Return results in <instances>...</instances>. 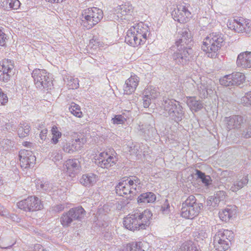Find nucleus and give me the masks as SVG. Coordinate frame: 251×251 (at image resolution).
<instances>
[{
    "instance_id": "1",
    "label": "nucleus",
    "mask_w": 251,
    "mask_h": 251,
    "mask_svg": "<svg viewBox=\"0 0 251 251\" xmlns=\"http://www.w3.org/2000/svg\"><path fill=\"white\" fill-rule=\"evenodd\" d=\"M151 216L152 213L150 210H145L142 212L136 210L124 218L123 224L126 228L131 231L146 229L150 225Z\"/></svg>"
},
{
    "instance_id": "2",
    "label": "nucleus",
    "mask_w": 251,
    "mask_h": 251,
    "mask_svg": "<svg viewBox=\"0 0 251 251\" xmlns=\"http://www.w3.org/2000/svg\"><path fill=\"white\" fill-rule=\"evenodd\" d=\"M150 34L149 27L140 22L127 30L125 42L131 46H137L143 44Z\"/></svg>"
},
{
    "instance_id": "3",
    "label": "nucleus",
    "mask_w": 251,
    "mask_h": 251,
    "mask_svg": "<svg viewBox=\"0 0 251 251\" xmlns=\"http://www.w3.org/2000/svg\"><path fill=\"white\" fill-rule=\"evenodd\" d=\"M224 36L218 32L209 34L203 40L201 49L208 57L215 58L224 45Z\"/></svg>"
},
{
    "instance_id": "4",
    "label": "nucleus",
    "mask_w": 251,
    "mask_h": 251,
    "mask_svg": "<svg viewBox=\"0 0 251 251\" xmlns=\"http://www.w3.org/2000/svg\"><path fill=\"white\" fill-rule=\"evenodd\" d=\"M102 10L97 7H91L83 11L81 16V25L87 29L92 28L102 19Z\"/></svg>"
},
{
    "instance_id": "5",
    "label": "nucleus",
    "mask_w": 251,
    "mask_h": 251,
    "mask_svg": "<svg viewBox=\"0 0 251 251\" xmlns=\"http://www.w3.org/2000/svg\"><path fill=\"white\" fill-rule=\"evenodd\" d=\"M202 208V203L197 201L194 195H190L182 204L181 215L186 219H193L199 215Z\"/></svg>"
},
{
    "instance_id": "6",
    "label": "nucleus",
    "mask_w": 251,
    "mask_h": 251,
    "mask_svg": "<svg viewBox=\"0 0 251 251\" xmlns=\"http://www.w3.org/2000/svg\"><path fill=\"white\" fill-rule=\"evenodd\" d=\"M191 81L194 82L196 85L198 94L201 98L205 99L213 93V82L212 80L204 77L203 78L199 77L197 81L192 79L191 80L187 82L186 85L189 86L191 84L192 87H193L194 85L193 83H191Z\"/></svg>"
},
{
    "instance_id": "7",
    "label": "nucleus",
    "mask_w": 251,
    "mask_h": 251,
    "mask_svg": "<svg viewBox=\"0 0 251 251\" xmlns=\"http://www.w3.org/2000/svg\"><path fill=\"white\" fill-rule=\"evenodd\" d=\"M36 87L39 89H50L52 86L51 79L49 74L45 70L34 69L32 73Z\"/></svg>"
},
{
    "instance_id": "8",
    "label": "nucleus",
    "mask_w": 251,
    "mask_h": 251,
    "mask_svg": "<svg viewBox=\"0 0 251 251\" xmlns=\"http://www.w3.org/2000/svg\"><path fill=\"white\" fill-rule=\"evenodd\" d=\"M17 206L25 211H35L43 208L41 201L36 196H29L17 203Z\"/></svg>"
},
{
    "instance_id": "9",
    "label": "nucleus",
    "mask_w": 251,
    "mask_h": 251,
    "mask_svg": "<svg viewBox=\"0 0 251 251\" xmlns=\"http://www.w3.org/2000/svg\"><path fill=\"white\" fill-rule=\"evenodd\" d=\"M193 43L192 36L190 29L184 27L178 32L176 40L174 46L191 50V45Z\"/></svg>"
},
{
    "instance_id": "10",
    "label": "nucleus",
    "mask_w": 251,
    "mask_h": 251,
    "mask_svg": "<svg viewBox=\"0 0 251 251\" xmlns=\"http://www.w3.org/2000/svg\"><path fill=\"white\" fill-rule=\"evenodd\" d=\"M171 50L174 52L172 55L173 61L176 64L184 66L188 63L191 50L173 46Z\"/></svg>"
},
{
    "instance_id": "11",
    "label": "nucleus",
    "mask_w": 251,
    "mask_h": 251,
    "mask_svg": "<svg viewBox=\"0 0 251 251\" xmlns=\"http://www.w3.org/2000/svg\"><path fill=\"white\" fill-rule=\"evenodd\" d=\"M245 80V75L240 72L226 75L219 80L221 85L226 87L239 86L243 84Z\"/></svg>"
},
{
    "instance_id": "12",
    "label": "nucleus",
    "mask_w": 251,
    "mask_h": 251,
    "mask_svg": "<svg viewBox=\"0 0 251 251\" xmlns=\"http://www.w3.org/2000/svg\"><path fill=\"white\" fill-rule=\"evenodd\" d=\"M228 27L237 32H245L247 34L251 32V21L243 18H237L228 22Z\"/></svg>"
},
{
    "instance_id": "13",
    "label": "nucleus",
    "mask_w": 251,
    "mask_h": 251,
    "mask_svg": "<svg viewBox=\"0 0 251 251\" xmlns=\"http://www.w3.org/2000/svg\"><path fill=\"white\" fill-rule=\"evenodd\" d=\"M14 63L10 59H4L0 63V80L8 82L14 72Z\"/></svg>"
},
{
    "instance_id": "14",
    "label": "nucleus",
    "mask_w": 251,
    "mask_h": 251,
    "mask_svg": "<svg viewBox=\"0 0 251 251\" xmlns=\"http://www.w3.org/2000/svg\"><path fill=\"white\" fill-rule=\"evenodd\" d=\"M191 12L184 3L178 4L176 8L172 12V16L174 20L180 23H186L191 18Z\"/></svg>"
},
{
    "instance_id": "15",
    "label": "nucleus",
    "mask_w": 251,
    "mask_h": 251,
    "mask_svg": "<svg viewBox=\"0 0 251 251\" xmlns=\"http://www.w3.org/2000/svg\"><path fill=\"white\" fill-rule=\"evenodd\" d=\"M86 142V140L85 138L80 137L71 141L63 142L62 143L61 148L64 152L73 154L80 150Z\"/></svg>"
},
{
    "instance_id": "16",
    "label": "nucleus",
    "mask_w": 251,
    "mask_h": 251,
    "mask_svg": "<svg viewBox=\"0 0 251 251\" xmlns=\"http://www.w3.org/2000/svg\"><path fill=\"white\" fill-rule=\"evenodd\" d=\"M117 161L115 156L109 155L107 152H102L99 154L96 163L102 168L108 169L115 165Z\"/></svg>"
},
{
    "instance_id": "17",
    "label": "nucleus",
    "mask_w": 251,
    "mask_h": 251,
    "mask_svg": "<svg viewBox=\"0 0 251 251\" xmlns=\"http://www.w3.org/2000/svg\"><path fill=\"white\" fill-rule=\"evenodd\" d=\"M19 157L21 166L27 168L32 167L36 161L35 156L31 151L23 150L19 152Z\"/></svg>"
},
{
    "instance_id": "18",
    "label": "nucleus",
    "mask_w": 251,
    "mask_h": 251,
    "mask_svg": "<svg viewBox=\"0 0 251 251\" xmlns=\"http://www.w3.org/2000/svg\"><path fill=\"white\" fill-rule=\"evenodd\" d=\"M159 95L156 88L153 86H149L143 92V104L145 108L149 107L151 101Z\"/></svg>"
},
{
    "instance_id": "19",
    "label": "nucleus",
    "mask_w": 251,
    "mask_h": 251,
    "mask_svg": "<svg viewBox=\"0 0 251 251\" xmlns=\"http://www.w3.org/2000/svg\"><path fill=\"white\" fill-rule=\"evenodd\" d=\"M115 191L119 196L130 199H132L133 198L131 193V188L127 182L126 177L121 179L115 186Z\"/></svg>"
},
{
    "instance_id": "20",
    "label": "nucleus",
    "mask_w": 251,
    "mask_h": 251,
    "mask_svg": "<svg viewBox=\"0 0 251 251\" xmlns=\"http://www.w3.org/2000/svg\"><path fill=\"white\" fill-rule=\"evenodd\" d=\"M224 121L228 130L232 129L239 128L244 124L243 117L239 115H233L225 118Z\"/></svg>"
},
{
    "instance_id": "21",
    "label": "nucleus",
    "mask_w": 251,
    "mask_h": 251,
    "mask_svg": "<svg viewBox=\"0 0 251 251\" xmlns=\"http://www.w3.org/2000/svg\"><path fill=\"white\" fill-rule=\"evenodd\" d=\"M139 82V77L135 75H131L127 79L124 86V93L127 95L131 94L135 91Z\"/></svg>"
},
{
    "instance_id": "22",
    "label": "nucleus",
    "mask_w": 251,
    "mask_h": 251,
    "mask_svg": "<svg viewBox=\"0 0 251 251\" xmlns=\"http://www.w3.org/2000/svg\"><path fill=\"white\" fill-rule=\"evenodd\" d=\"M126 178L131 188V195L132 197H133L137 195L142 188V185L141 180L136 176L126 177Z\"/></svg>"
},
{
    "instance_id": "23",
    "label": "nucleus",
    "mask_w": 251,
    "mask_h": 251,
    "mask_svg": "<svg viewBox=\"0 0 251 251\" xmlns=\"http://www.w3.org/2000/svg\"><path fill=\"white\" fill-rule=\"evenodd\" d=\"M237 65L242 68L251 67V52L245 51L240 53L237 59Z\"/></svg>"
},
{
    "instance_id": "24",
    "label": "nucleus",
    "mask_w": 251,
    "mask_h": 251,
    "mask_svg": "<svg viewBox=\"0 0 251 251\" xmlns=\"http://www.w3.org/2000/svg\"><path fill=\"white\" fill-rule=\"evenodd\" d=\"M248 182L249 178L248 175L239 176L237 177L236 180L233 181L230 190L232 192H236L247 185Z\"/></svg>"
},
{
    "instance_id": "25",
    "label": "nucleus",
    "mask_w": 251,
    "mask_h": 251,
    "mask_svg": "<svg viewBox=\"0 0 251 251\" xmlns=\"http://www.w3.org/2000/svg\"><path fill=\"white\" fill-rule=\"evenodd\" d=\"M132 11V6L128 3L118 5L114 9V14L121 19L124 16L131 15Z\"/></svg>"
},
{
    "instance_id": "26",
    "label": "nucleus",
    "mask_w": 251,
    "mask_h": 251,
    "mask_svg": "<svg viewBox=\"0 0 251 251\" xmlns=\"http://www.w3.org/2000/svg\"><path fill=\"white\" fill-rule=\"evenodd\" d=\"M179 102L174 99H165L162 101L161 108L164 111L163 114L165 116H168L170 112L173 111L174 108L176 106V104Z\"/></svg>"
},
{
    "instance_id": "27",
    "label": "nucleus",
    "mask_w": 251,
    "mask_h": 251,
    "mask_svg": "<svg viewBox=\"0 0 251 251\" xmlns=\"http://www.w3.org/2000/svg\"><path fill=\"white\" fill-rule=\"evenodd\" d=\"M233 237V233L232 231L226 229H221L216 233L214 237V241L219 242L229 240V242H230Z\"/></svg>"
},
{
    "instance_id": "28",
    "label": "nucleus",
    "mask_w": 251,
    "mask_h": 251,
    "mask_svg": "<svg viewBox=\"0 0 251 251\" xmlns=\"http://www.w3.org/2000/svg\"><path fill=\"white\" fill-rule=\"evenodd\" d=\"M184 115V111L182 106L179 103L172 111L168 116L178 123L182 120Z\"/></svg>"
},
{
    "instance_id": "29",
    "label": "nucleus",
    "mask_w": 251,
    "mask_h": 251,
    "mask_svg": "<svg viewBox=\"0 0 251 251\" xmlns=\"http://www.w3.org/2000/svg\"><path fill=\"white\" fill-rule=\"evenodd\" d=\"M98 180L97 175L89 173L83 175L80 179V182L83 185L86 187H90L96 183Z\"/></svg>"
},
{
    "instance_id": "30",
    "label": "nucleus",
    "mask_w": 251,
    "mask_h": 251,
    "mask_svg": "<svg viewBox=\"0 0 251 251\" xmlns=\"http://www.w3.org/2000/svg\"><path fill=\"white\" fill-rule=\"evenodd\" d=\"M187 103L189 107L192 110L195 112L198 111L203 107V103L200 100H198L196 97H187Z\"/></svg>"
},
{
    "instance_id": "31",
    "label": "nucleus",
    "mask_w": 251,
    "mask_h": 251,
    "mask_svg": "<svg viewBox=\"0 0 251 251\" xmlns=\"http://www.w3.org/2000/svg\"><path fill=\"white\" fill-rule=\"evenodd\" d=\"M236 214V210L232 208L231 206H227L222 211L219 212L220 218L225 222H227L229 219Z\"/></svg>"
},
{
    "instance_id": "32",
    "label": "nucleus",
    "mask_w": 251,
    "mask_h": 251,
    "mask_svg": "<svg viewBox=\"0 0 251 251\" xmlns=\"http://www.w3.org/2000/svg\"><path fill=\"white\" fill-rule=\"evenodd\" d=\"M155 195L152 192H147L141 194L138 198V202L139 203L147 204L152 203L156 200Z\"/></svg>"
},
{
    "instance_id": "33",
    "label": "nucleus",
    "mask_w": 251,
    "mask_h": 251,
    "mask_svg": "<svg viewBox=\"0 0 251 251\" xmlns=\"http://www.w3.org/2000/svg\"><path fill=\"white\" fill-rule=\"evenodd\" d=\"M139 134L145 138L150 137L154 131V128L150 125H139L138 126Z\"/></svg>"
},
{
    "instance_id": "34",
    "label": "nucleus",
    "mask_w": 251,
    "mask_h": 251,
    "mask_svg": "<svg viewBox=\"0 0 251 251\" xmlns=\"http://www.w3.org/2000/svg\"><path fill=\"white\" fill-rule=\"evenodd\" d=\"M75 220L73 213L70 209L68 212H64L60 217V223L64 227H68Z\"/></svg>"
},
{
    "instance_id": "35",
    "label": "nucleus",
    "mask_w": 251,
    "mask_h": 251,
    "mask_svg": "<svg viewBox=\"0 0 251 251\" xmlns=\"http://www.w3.org/2000/svg\"><path fill=\"white\" fill-rule=\"evenodd\" d=\"M75 220L81 221L86 216V211L81 206H77L70 209Z\"/></svg>"
},
{
    "instance_id": "36",
    "label": "nucleus",
    "mask_w": 251,
    "mask_h": 251,
    "mask_svg": "<svg viewBox=\"0 0 251 251\" xmlns=\"http://www.w3.org/2000/svg\"><path fill=\"white\" fill-rule=\"evenodd\" d=\"M65 165L67 172L72 174L75 173L80 168V163L76 159H69L66 161Z\"/></svg>"
},
{
    "instance_id": "37",
    "label": "nucleus",
    "mask_w": 251,
    "mask_h": 251,
    "mask_svg": "<svg viewBox=\"0 0 251 251\" xmlns=\"http://www.w3.org/2000/svg\"><path fill=\"white\" fill-rule=\"evenodd\" d=\"M63 79L69 89H75L78 88L79 83L78 78L67 75L64 77Z\"/></svg>"
},
{
    "instance_id": "38",
    "label": "nucleus",
    "mask_w": 251,
    "mask_h": 251,
    "mask_svg": "<svg viewBox=\"0 0 251 251\" xmlns=\"http://www.w3.org/2000/svg\"><path fill=\"white\" fill-rule=\"evenodd\" d=\"M30 126L27 123L21 124L18 129V134L19 137L24 138L29 134Z\"/></svg>"
},
{
    "instance_id": "39",
    "label": "nucleus",
    "mask_w": 251,
    "mask_h": 251,
    "mask_svg": "<svg viewBox=\"0 0 251 251\" xmlns=\"http://www.w3.org/2000/svg\"><path fill=\"white\" fill-rule=\"evenodd\" d=\"M36 186L38 190L44 191H48L52 188L51 184L44 180H37L36 182Z\"/></svg>"
},
{
    "instance_id": "40",
    "label": "nucleus",
    "mask_w": 251,
    "mask_h": 251,
    "mask_svg": "<svg viewBox=\"0 0 251 251\" xmlns=\"http://www.w3.org/2000/svg\"><path fill=\"white\" fill-rule=\"evenodd\" d=\"M103 209H100L96 214L95 222L96 224L100 226H104L106 225V222L104 220L106 219V215L105 214H101Z\"/></svg>"
},
{
    "instance_id": "41",
    "label": "nucleus",
    "mask_w": 251,
    "mask_h": 251,
    "mask_svg": "<svg viewBox=\"0 0 251 251\" xmlns=\"http://www.w3.org/2000/svg\"><path fill=\"white\" fill-rule=\"evenodd\" d=\"M179 251H198V248L191 241H188L181 245Z\"/></svg>"
},
{
    "instance_id": "42",
    "label": "nucleus",
    "mask_w": 251,
    "mask_h": 251,
    "mask_svg": "<svg viewBox=\"0 0 251 251\" xmlns=\"http://www.w3.org/2000/svg\"><path fill=\"white\" fill-rule=\"evenodd\" d=\"M230 243L229 240L226 241L223 240V241L219 242L214 241V245L216 250L218 251H224L229 248Z\"/></svg>"
},
{
    "instance_id": "43",
    "label": "nucleus",
    "mask_w": 251,
    "mask_h": 251,
    "mask_svg": "<svg viewBox=\"0 0 251 251\" xmlns=\"http://www.w3.org/2000/svg\"><path fill=\"white\" fill-rule=\"evenodd\" d=\"M142 245L141 242L129 243L126 245L124 251H145L142 249Z\"/></svg>"
},
{
    "instance_id": "44",
    "label": "nucleus",
    "mask_w": 251,
    "mask_h": 251,
    "mask_svg": "<svg viewBox=\"0 0 251 251\" xmlns=\"http://www.w3.org/2000/svg\"><path fill=\"white\" fill-rule=\"evenodd\" d=\"M196 175L205 186H208L211 184L212 179L209 176L205 175L204 173L198 170H196Z\"/></svg>"
},
{
    "instance_id": "45",
    "label": "nucleus",
    "mask_w": 251,
    "mask_h": 251,
    "mask_svg": "<svg viewBox=\"0 0 251 251\" xmlns=\"http://www.w3.org/2000/svg\"><path fill=\"white\" fill-rule=\"evenodd\" d=\"M51 133L52 137L51 139V141L53 144L55 145L58 142L59 139L61 138L62 136V133L59 131L56 126H52L51 128Z\"/></svg>"
},
{
    "instance_id": "46",
    "label": "nucleus",
    "mask_w": 251,
    "mask_h": 251,
    "mask_svg": "<svg viewBox=\"0 0 251 251\" xmlns=\"http://www.w3.org/2000/svg\"><path fill=\"white\" fill-rule=\"evenodd\" d=\"M69 111L72 114L77 117L80 118L82 116L80 106L75 103H72L69 107Z\"/></svg>"
},
{
    "instance_id": "47",
    "label": "nucleus",
    "mask_w": 251,
    "mask_h": 251,
    "mask_svg": "<svg viewBox=\"0 0 251 251\" xmlns=\"http://www.w3.org/2000/svg\"><path fill=\"white\" fill-rule=\"evenodd\" d=\"M12 142L7 139H4L0 142V151L3 152L9 149L12 146Z\"/></svg>"
},
{
    "instance_id": "48",
    "label": "nucleus",
    "mask_w": 251,
    "mask_h": 251,
    "mask_svg": "<svg viewBox=\"0 0 251 251\" xmlns=\"http://www.w3.org/2000/svg\"><path fill=\"white\" fill-rule=\"evenodd\" d=\"M62 153L61 150H54L51 152L50 158H51L54 162L62 160Z\"/></svg>"
},
{
    "instance_id": "49",
    "label": "nucleus",
    "mask_w": 251,
    "mask_h": 251,
    "mask_svg": "<svg viewBox=\"0 0 251 251\" xmlns=\"http://www.w3.org/2000/svg\"><path fill=\"white\" fill-rule=\"evenodd\" d=\"M241 102L246 106L251 105V91L247 93L241 100Z\"/></svg>"
},
{
    "instance_id": "50",
    "label": "nucleus",
    "mask_w": 251,
    "mask_h": 251,
    "mask_svg": "<svg viewBox=\"0 0 251 251\" xmlns=\"http://www.w3.org/2000/svg\"><path fill=\"white\" fill-rule=\"evenodd\" d=\"M102 43L99 39L94 36L93 38L90 40L89 45L91 48L94 47L96 48L97 47L101 46Z\"/></svg>"
},
{
    "instance_id": "51",
    "label": "nucleus",
    "mask_w": 251,
    "mask_h": 251,
    "mask_svg": "<svg viewBox=\"0 0 251 251\" xmlns=\"http://www.w3.org/2000/svg\"><path fill=\"white\" fill-rule=\"evenodd\" d=\"M126 120V118L122 115H116L112 119L113 124H122Z\"/></svg>"
},
{
    "instance_id": "52",
    "label": "nucleus",
    "mask_w": 251,
    "mask_h": 251,
    "mask_svg": "<svg viewBox=\"0 0 251 251\" xmlns=\"http://www.w3.org/2000/svg\"><path fill=\"white\" fill-rule=\"evenodd\" d=\"M129 151L131 152V153H134L137 155H140L142 150L139 144L135 145L133 147H131Z\"/></svg>"
},
{
    "instance_id": "53",
    "label": "nucleus",
    "mask_w": 251,
    "mask_h": 251,
    "mask_svg": "<svg viewBox=\"0 0 251 251\" xmlns=\"http://www.w3.org/2000/svg\"><path fill=\"white\" fill-rule=\"evenodd\" d=\"M8 4L9 6V8L17 10L20 7V2L18 0H10Z\"/></svg>"
},
{
    "instance_id": "54",
    "label": "nucleus",
    "mask_w": 251,
    "mask_h": 251,
    "mask_svg": "<svg viewBox=\"0 0 251 251\" xmlns=\"http://www.w3.org/2000/svg\"><path fill=\"white\" fill-rule=\"evenodd\" d=\"M242 136L245 138L251 137V125L248 126V127L243 130L242 133Z\"/></svg>"
},
{
    "instance_id": "55",
    "label": "nucleus",
    "mask_w": 251,
    "mask_h": 251,
    "mask_svg": "<svg viewBox=\"0 0 251 251\" xmlns=\"http://www.w3.org/2000/svg\"><path fill=\"white\" fill-rule=\"evenodd\" d=\"M8 102V98L0 88V105H5Z\"/></svg>"
},
{
    "instance_id": "56",
    "label": "nucleus",
    "mask_w": 251,
    "mask_h": 251,
    "mask_svg": "<svg viewBox=\"0 0 251 251\" xmlns=\"http://www.w3.org/2000/svg\"><path fill=\"white\" fill-rule=\"evenodd\" d=\"M169 208V203L168 200H166L164 203L161 206V211L163 214H168L170 211Z\"/></svg>"
},
{
    "instance_id": "57",
    "label": "nucleus",
    "mask_w": 251,
    "mask_h": 251,
    "mask_svg": "<svg viewBox=\"0 0 251 251\" xmlns=\"http://www.w3.org/2000/svg\"><path fill=\"white\" fill-rule=\"evenodd\" d=\"M7 40L6 34L0 29V46H4Z\"/></svg>"
},
{
    "instance_id": "58",
    "label": "nucleus",
    "mask_w": 251,
    "mask_h": 251,
    "mask_svg": "<svg viewBox=\"0 0 251 251\" xmlns=\"http://www.w3.org/2000/svg\"><path fill=\"white\" fill-rule=\"evenodd\" d=\"M215 195L216 196L217 199H219V200L222 201L225 200L226 197V193L224 191H219L216 192Z\"/></svg>"
},
{
    "instance_id": "59",
    "label": "nucleus",
    "mask_w": 251,
    "mask_h": 251,
    "mask_svg": "<svg viewBox=\"0 0 251 251\" xmlns=\"http://www.w3.org/2000/svg\"><path fill=\"white\" fill-rule=\"evenodd\" d=\"M64 209V205L62 204L56 205L52 207V210L55 212H60L63 211Z\"/></svg>"
},
{
    "instance_id": "60",
    "label": "nucleus",
    "mask_w": 251,
    "mask_h": 251,
    "mask_svg": "<svg viewBox=\"0 0 251 251\" xmlns=\"http://www.w3.org/2000/svg\"><path fill=\"white\" fill-rule=\"evenodd\" d=\"M48 134V129L47 128L43 129L40 133V137L42 141L45 140Z\"/></svg>"
},
{
    "instance_id": "61",
    "label": "nucleus",
    "mask_w": 251,
    "mask_h": 251,
    "mask_svg": "<svg viewBox=\"0 0 251 251\" xmlns=\"http://www.w3.org/2000/svg\"><path fill=\"white\" fill-rule=\"evenodd\" d=\"M10 0H0V7L8 9L9 8L8 4Z\"/></svg>"
},
{
    "instance_id": "62",
    "label": "nucleus",
    "mask_w": 251,
    "mask_h": 251,
    "mask_svg": "<svg viewBox=\"0 0 251 251\" xmlns=\"http://www.w3.org/2000/svg\"><path fill=\"white\" fill-rule=\"evenodd\" d=\"M5 128L6 130L10 131L11 130H14L16 129L15 126L12 125L11 123H6L5 125Z\"/></svg>"
},
{
    "instance_id": "63",
    "label": "nucleus",
    "mask_w": 251,
    "mask_h": 251,
    "mask_svg": "<svg viewBox=\"0 0 251 251\" xmlns=\"http://www.w3.org/2000/svg\"><path fill=\"white\" fill-rule=\"evenodd\" d=\"M8 215V211L0 204V215L6 216Z\"/></svg>"
},
{
    "instance_id": "64",
    "label": "nucleus",
    "mask_w": 251,
    "mask_h": 251,
    "mask_svg": "<svg viewBox=\"0 0 251 251\" xmlns=\"http://www.w3.org/2000/svg\"><path fill=\"white\" fill-rule=\"evenodd\" d=\"M199 238L200 239L203 240L204 238H205L207 237V233L205 232H204L203 231H201L199 233Z\"/></svg>"
}]
</instances>
